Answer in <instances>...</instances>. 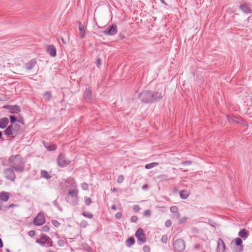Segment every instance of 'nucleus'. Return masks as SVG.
<instances>
[{"mask_svg": "<svg viewBox=\"0 0 252 252\" xmlns=\"http://www.w3.org/2000/svg\"><path fill=\"white\" fill-rule=\"evenodd\" d=\"M170 210L172 213H177L178 212V208L176 206H173L170 207Z\"/></svg>", "mask_w": 252, "mask_h": 252, "instance_id": "obj_34", "label": "nucleus"}, {"mask_svg": "<svg viewBox=\"0 0 252 252\" xmlns=\"http://www.w3.org/2000/svg\"><path fill=\"white\" fill-rule=\"evenodd\" d=\"M122 217V214L120 212H118L115 215V217L117 219H120Z\"/></svg>", "mask_w": 252, "mask_h": 252, "instance_id": "obj_50", "label": "nucleus"}, {"mask_svg": "<svg viewBox=\"0 0 252 252\" xmlns=\"http://www.w3.org/2000/svg\"><path fill=\"white\" fill-rule=\"evenodd\" d=\"M53 205L56 207H57L60 211H63V209L62 208V207L59 205L58 201L57 200H54L53 202Z\"/></svg>", "mask_w": 252, "mask_h": 252, "instance_id": "obj_32", "label": "nucleus"}, {"mask_svg": "<svg viewBox=\"0 0 252 252\" xmlns=\"http://www.w3.org/2000/svg\"><path fill=\"white\" fill-rule=\"evenodd\" d=\"M84 200L86 205L89 206L91 204L92 200L90 198L88 197H85Z\"/></svg>", "mask_w": 252, "mask_h": 252, "instance_id": "obj_33", "label": "nucleus"}, {"mask_svg": "<svg viewBox=\"0 0 252 252\" xmlns=\"http://www.w3.org/2000/svg\"><path fill=\"white\" fill-rule=\"evenodd\" d=\"M2 108L8 110L9 112L11 114H18L21 111V107L17 105H5Z\"/></svg>", "mask_w": 252, "mask_h": 252, "instance_id": "obj_9", "label": "nucleus"}, {"mask_svg": "<svg viewBox=\"0 0 252 252\" xmlns=\"http://www.w3.org/2000/svg\"><path fill=\"white\" fill-rule=\"evenodd\" d=\"M149 188V186L147 184H145L144 185H143L142 187V189L143 190H146L147 189H148Z\"/></svg>", "mask_w": 252, "mask_h": 252, "instance_id": "obj_53", "label": "nucleus"}, {"mask_svg": "<svg viewBox=\"0 0 252 252\" xmlns=\"http://www.w3.org/2000/svg\"><path fill=\"white\" fill-rule=\"evenodd\" d=\"M235 244L238 247L237 252H241L243 250V246L242 245V240L240 237L236 238L235 240Z\"/></svg>", "mask_w": 252, "mask_h": 252, "instance_id": "obj_15", "label": "nucleus"}, {"mask_svg": "<svg viewBox=\"0 0 252 252\" xmlns=\"http://www.w3.org/2000/svg\"><path fill=\"white\" fill-rule=\"evenodd\" d=\"M188 219V217H184L181 218H180L178 219V223L181 224L184 223L185 221H186Z\"/></svg>", "mask_w": 252, "mask_h": 252, "instance_id": "obj_35", "label": "nucleus"}, {"mask_svg": "<svg viewBox=\"0 0 252 252\" xmlns=\"http://www.w3.org/2000/svg\"><path fill=\"white\" fill-rule=\"evenodd\" d=\"M163 97L161 92L158 90H144L139 93L138 98L142 103H152L159 101Z\"/></svg>", "mask_w": 252, "mask_h": 252, "instance_id": "obj_1", "label": "nucleus"}, {"mask_svg": "<svg viewBox=\"0 0 252 252\" xmlns=\"http://www.w3.org/2000/svg\"><path fill=\"white\" fill-rule=\"evenodd\" d=\"M82 215L89 219H92L93 218V215L89 212H83L82 213Z\"/></svg>", "mask_w": 252, "mask_h": 252, "instance_id": "obj_30", "label": "nucleus"}, {"mask_svg": "<svg viewBox=\"0 0 252 252\" xmlns=\"http://www.w3.org/2000/svg\"><path fill=\"white\" fill-rule=\"evenodd\" d=\"M36 63V60L35 59H32L26 63V68L29 70H31L35 66Z\"/></svg>", "mask_w": 252, "mask_h": 252, "instance_id": "obj_23", "label": "nucleus"}, {"mask_svg": "<svg viewBox=\"0 0 252 252\" xmlns=\"http://www.w3.org/2000/svg\"><path fill=\"white\" fill-rule=\"evenodd\" d=\"M0 210L2 211H5L6 208L3 205L0 204Z\"/></svg>", "mask_w": 252, "mask_h": 252, "instance_id": "obj_55", "label": "nucleus"}, {"mask_svg": "<svg viewBox=\"0 0 252 252\" xmlns=\"http://www.w3.org/2000/svg\"><path fill=\"white\" fill-rule=\"evenodd\" d=\"M46 221L44 213L41 211L33 220V223L37 226L43 224Z\"/></svg>", "mask_w": 252, "mask_h": 252, "instance_id": "obj_8", "label": "nucleus"}, {"mask_svg": "<svg viewBox=\"0 0 252 252\" xmlns=\"http://www.w3.org/2000/svg\"><path fill=\"white\" fill-rule=\"evenodd\" d=\"M80 226L83 228L86 227L88 225V222L85 220H83L80 222Z\"/></svg>", "mask_w": 252, "mask_h": 252, "instance_id": "obj_37", "label": "nucleus"}, {"mask_svg": "<svg viewBox=\"0 0 252 252\" xmlns=\"http://www.w3.org/2000/svg\"><path fill=\"white\" fill-rule=\"evenodd\" d=\"M171 225L172 222L170 220H166L165 222V225L166 226V227H169L171 226Z\"/></svg>", "mask_w": 252, "mask_h": 252, "instance_id": "obj_40", "label": "nucleus"}, {"mask_svg": "<svg viewBox=\"0 0 252 252\" xmlns=\"http://www.w3.org/2000/svg\"><path fill=\"white\" fill-rule=\"evenodd\" d=\"M52 223L56 227H59L60 225V223L56 220H52Z\"/></svg>", "mask_w": 252, "mask_h": 252, "instance_id": "obj_38", "label": "nucleus"}, {"mask_svg": "<svg viewBox=\"0 0 252 252\" xmlns=\"http://www.w3.org/2000/svg\"><path fill=\"white\" fill-rule=\"evenodd\" d=\"M238 235L241 238L244 239V240L247 239L249 236L247 232L244 229L240 230L238 233Z\"/></svg>", "mask_w": 252, "mask_h": 252, "instance_id": "obj_25", "label": "nucleus"}, {"mask_svg": "<svg viewBox=\"0 0 252 252\" xmlns=\"http://www.w3.org/2000/svg\"><path fill=\"white\" fill-rule=\"evenodd\" d=\"M43 144L44 147L49 151H54L57 148L56 145L54 144H50L45 142H43Z\"/></svg>", "mask_w": 252, "mask_h": 252, "instance_id": "obj_20", "label": "nucleus"}, {"mask_svg": "<svg viewBox=\"0 0 252 252\" xmlns=\"http://www.w3.org/2000/svg\"><path fill=\"white\" fill-rule=\"evenodd\" d=\"M5 251H6V252H10V250H9V249H6L5 250Z\"/></svg>", "mask_w": 252, "mask_h": 252, "instance_id": "obj_63", "label": "nucleus"}, {"mask_svg": "<svg viewBox=\"0 0 252 252\" xmlns=\"http://www.w3.org/2000/svg\"><path fill=\"white\" fill-rule=\"evenodd\" d=\"M3 246V244L1 238H0V248H2Z\"/></svg>", "mask_w": 252, "mask_h": 252, "instance_id": "obj_57", "label": "nucleus"}, {"mask_svg": "<svg viewBox=\"0 0 252 252\" xmlns=\"http://www.w3.org/2000/svg\"><path fill=\"white\" fill-rule=\"evenodd\" d=\"M133 209L135 212H138L140 210V208L139 205H134L133 206Z\"/></svg>", "mask_w": 252, "mask_h": 252, "instance_id": "obj_48", "label": "nucleus"}, {"mask_svg": "<svg viewBox=\"0 0 252 252\" xmlns=\"http://www.w3.org/2000/svg\"><path fill=\"white\" fill-rule=\"evenodd\" d=\"M57 163L59 166L61 167H66L70 164V160H69L63 153H61L57 157Z\"/></svg>", "mask_w": 252, "mask_h": 252, "instance_id": "obj_5", "label": "nucleus"}, {"mask_svg": "<svg viewBox=\"0 0 252 252\" xmlns=\"http://www.w3.org/2000/svg\"><path fill=\"white\" fill-rule=\"evenodd\" d=\"M9 122V119L7 117H4L0 119V128L3 129L6 128Z\"/></svg>", "mask_w": 252, "mask_h": 252, "instance_id": "obj_18", "label": "nucleus"}, {"mask_svg": "<svg viewBox=\"0 0 252 252\" xmlns=\"http://www.w3.org/2000/svg\"><path fill=\"white\" fill-rule=\"evenodd\" d=\"M117 191V189L116 188H114L113 189H112V191L113 192H115V191Z\"/></svg>", "mask_w": 252, "mask_h": 252, "instance_id": "obj_62", "label": "nucleus"}, {"mask_svg": "<svg viewBox=\"0 0 252 252\" xmlns=\"http://www.w3.org/2000/svg\"><path fill=\"white\" fill-rule=\"evenodd\" d=\"M41 177L45 178L46 179H49L52 177V176L49 174L48 172L45 170H42L41 171Z\"/></svg>", "mask_w": 252, "mask_h": 252, "instance_id": "obj_26", "label": "nucleus"}, {"mask_svg": "<svg viewBox=\"0 0 252 252\" xmlns=\"http://www.w3.org/2000/svg\"><path fill=\"white\" fill-rule=\"evenodd\" d=\"M159 0L160 1V2H161L162 4H164V5H167V4L165 2V1H164V0Z\"/></svg>", "mask_w": 252, "mask_h": 252, "instance_id": "obj_59", "label": "nucleus"}, {"mask_svg": "<svg viewBox=\"0 0 252 252\" xmlns=\"http://www.w3.org/2000/svg\"><path fill=\"white\" fill-rule=\"evenodd\" d=\"M35 235V231L34 230H30L29 232V235L31 237H33Z\"/></svg>", "mask_w": 252, "mask_h": 252, "instance_id": "obj_51", "label": "nucleus"}, {"mask_svg": "<svg viewBox=\"0 0 252 252\" xmlns=\"http://www.w3.org/2000/svg\"><path fill=\"white\" fill-rule=\"evenodd\" d=\"M3 133L7 137L12 136L13 137V136H14V132L13 131V129H12V125H10L7 126L6 129L3 131Z\"/></svg>", "mask_w": 252, "mask_h": 252, "instance_id": "obj_16", "label": "nucleus"}, {"mask_svg": "<svg viewBox=\"0 0 252 252\" xmlns=\"http://www.w3.org/2000/svg\"><path fill=\"white\" fill-rule=\"evenodd\" d=\"M2 137V133L1 131H0V139H1Z\"/></svg>", "mask_w": 252, "mask_h": 252, "instance_id": "obj_61", "label": "nucleus"}, {"mask_svg": "<svg viewBox=\"0 0 252 252\" xmlns=\"http://www.w3.org/2000/svg\"><path fill=\"white\" fill-rule=\"evenodd\" d=\"M158 163L157 162H152L150 163H148L145 165V168L147 169H150L153 167H154L155 166L157 165Z\"/></svg>", "mask_w": 252, "mask_h": 252, "instance_id": "obj_28", "label": "nucleus"}, {"mask_svg": "<svg viewBox=\"0 0 252 252\" xmlns=\"http://www.w3.org/2000/svg\"><path fill=\"white\" fill-rule=\"evenodd\" d=\"M143 250L144 252H150L151 249L148 246H145L143 248Z\"/></svg>", "mask_w": 252, "mask_h": 252, "instance_id": "obj_46", "label": "nucleus"}, {"mask_svg": "<svg viewBox=\"0 0 252 252\" xmlns=\"http://www.w3.org/2000/svg\"><path fill=\"white\" fill-rule=\"evenodd\" d=\"M68 194L71 197H74L73 200L70 202V204L72 206L77 205L79 201L78 190L76 189L70 190L68 192Z\"/></svg>", "mask_w": 252, "mask_h": 252, "instance_id": "obj_11", "label": "nucleus"}, {"mask_svg": "<svg viewBox=\"0 0 252 252\" xmlns=\"http://www.w3.org/2000/svg\"><path fill=\"white\" fill-rule=\"evenodd\" d=\"M16 206V204H11L9 205L8 206H6L5 208H6V210H8V209H10V208H12V207Z\"/></svg>", "mask_w": 252, "mask_h": 252, "instance_id": "obj_52", "label": "nucleus"}, {"mask_svg": "<svg viewBox=\"0 0 252 252\" xmlns=\"http://www.w3.org/2000/svg\"><path fill=\"white\" fill-rule=\"evenodd\" d=\"M135 237L140 243H144L146 241V237L143 229L139 228L135 232Z\"/></svg>", "mask_w": 252, "mask_h": 252, "instance_id": "obj_10", "label": "nucleus"}, {"mask_svg": "<svg viewBox=\"0 0 252 252\" xmlns=\"http://www.w3.org/2000/svg\"><path fill=\"white\" fill-rule=\"evenodd\" d=\"M65 244L64 241L63 240H59L58 241V244L60 247H63L64 246Z\"/></svg>", "mask_w": 252, "mask_h": 252, "instance_id": "obj_45", "label": "nucleus"}, {"mask_svg": "<svg viewBox=\"0 0 252 252\" xmlns=\"http://www.w3.org/2000/svg\"><path fill=\"white\" fill-rule=\"evenodd\" d=\"M189 195V192L187 190H182L180 191V197L183 199H186Z\"/></svg>", "mask_w": 252, "mask_h": 252, "instance_id": "obj_24", "label": "nucleus"}, {"mask_svg": "<svg viewBox=\"0 0 252 252\" xmlns=\"http://www.w3.org/2000/svg\"><path fill=\"white\" fill-rule=\"evenodd\" d=\"M117 32V26L116 24H113L103 30L102 33L106 36H113L116 34Z\"/></svg>", "mask_w": 252, "mask_h": 252, "instance_id": "obj_7", "label": "nucleus"}, {"mask_svg": "<svg viewBox=\"0 0 252 252\" xmlns=\"http://www.w3.org/2000/svg\"><path fill=\"white\" fill-rule=\"evenodd\" d=\"M144 215L146 217H150L151 215V212L150 210H146L144 212Z\"/></svg>", "mask_w": 252, "mask_h": 252, "instance_id": "obj_42", "label": "nucleus"}, {"mask_svg": "<svg viewBox=\"0 0 252 252\" xmlns=\"http://www.w3.org/2000/svg\"><path fill=\"white\" fill-rule=\"evenodd\" d=\"M36 243L40 244L42 246H46V247L52 246L51 239L46 235H42L39 239L36 240Z\"/></svg>", "mask_w": 252, "mask_h": 252, "instance_id": "obj_4", "label": "nucleus"}, {"mask_svg": "<svg viewBox=\"0 0 252 252\" xmlns=\"http://www.w3.org/2000/svg\"><path fill=\"white\" fill-rule=\"evenodd\" d=\"M240 9L245 14H250L252 13V11L250 9V7L247 5V4L245 3H243L240 5Z\"/></svg>", "mask_w": 252, "mask_h": 252, "instance_id": "obj_17", "label": "nucleus"}, {"mask_svg": "<svg viewBox=\"0 0 252 252\" xmlns=\"http://www.w3.org/2000/svg\"><path fill=\"white\" fill-rule=\"evenodd\" d=\"M124 177L122 175H120L117 180V182L119 183H121L124 181Z\"/></svg>", "mask_w": 252, "mask_h": 252, "instance_id": "obj_41", "label": "nucleus"}, {"mask_svg": "<svg viewBox=\"0 0 252 252\" xmlns=\"http://www.w3.org/2000/svg\"><path fill=\"white\" fill-rule=\"evenodd\" d=\"M9 120L11 123L10 125H13V124H16V123L17 122V119L14 115H10Z\"/></svg>", "mask_w": 252, "mask_h": 252, "instance_id": "obj_29", "label": "nucleus"}, {"mask_svg": "<svg viewBox=\"0 0 252 252\" xmlns=\"http://www.w3.org/2000/svg\"><path fill=\"white\" fill-rule=\"evenodd\" d=\"M46 50L51 57H55L57 55V50L54 45L52 44L47 45L46 47Z\"/></svg>", "mask_w": 252, "mask_h": 252, "instance_id": "obj_12", "label": "nucleus"}, {"mask_svg": "<svg viewBox=\"0 0 252 252\" xmlns=\"http://www.w3.org/2000/svg\"><path fill=\"white\" fill-rule=\"evenodd\" d=\"M10 167L16 172L22 173L25 170V164L22 158L18 155H12L8 159Z\"/></svg>", "mask_w": 252, "mask_h": 252, "instance_id": "obj_2", "label": "nucleus"}, {"mask_svg": "<svg viewBox=\"0 0 252 252\" xmlns=\"http://www.w3.org/2000/svg\"><path fill=\"white\" fill-rule=\"evenodd\" d=\"M78 29L81 34L80 38H84L86 35L85 29L84 25L81 22H79Z\"/></svg>", "mask_w": 252, "mask_h": 252, "instance_id": "obj_22", "label": "nucleus"}, {"mask_svg": "<svg viewBox=\"0 0 252 252\" xmlns=\"http://www.w3.org/2000/svg\"><path fill=\"white\" fill-rule=\"evenodd\" d=\"M173 250L175 252H182L186 248L185 242L182 239H178L173 242Z\"/></svg>", "mask_w": 252, "mask_h": 252, "instance_id": "obj_3", "label": "nucleus"}, {"mask_svg": "<svg viewBox=\"0 0 252 252\" xmlns=\"http://www.w3.org/2000/svg\"><path fill=\"white\" fill-rule=\"evenodd\" d=\"M225 244L222 239L220 238H219L218 241L217 252H224L225 250Z\"/></svg>", "mask_w": 252, "mask_h": 252, "instance_id": "obj_14", "label": "nucleus"}, {"mask_svg": "<svg viewBox=\"0 0 252 252\" xmlns=\"http://www.w3.org/2000/svg\"><path fill=\"white\" fill-rule=\"evenodd\" d=\"M42 229L44 232H47L50 230V227L48 225H45L43 226Z\"/></svg>", "mask_w": 252, "mask_h": 252, "instance_id": "obj_43", "label": "nucleus"}, {"mask_svg": "<svg viewBox=\"0 0 252 252\" xmlns=\"http://www.w3.org/2000/svg\"><path fill=\"white\" fill-rule=\"evenodd\" d=\"M12 129L14 132V136H13V138L19 135L21 132V127L19 124H13L12 126Z\"/></svg>", "mask_w": 252, "mask_h": 252, "instance_id": "obj_19", "label": "nucleus"}, {"mask_svg": "<svg viewBox=\"0 0 252 252\" xmlns=\"http://www.w3.org/2000/svg\"><path fill=\"white\" fill-rule=\"evenodd\" d=\"M45 95L47 97L48 100L51 98V94L49 92H46L45 93Z\"/></svg>", "mask_w": 252, "mask_h": 252, "instance_id": "obj_49", "label": "nucleus"}, {"mask_svg": "<svg viewBox=\"0 0 252 252\" xmlns=\"http://www.w3.org/2000/svg\"><path fill=\"white\" fill-rule=\"evenodd\" d=\"M97 66H98L99 65H100L101 63V59L100 58H98L97 59Z\"/></svg>", "mask_w": 252, "mask_h": 252, "instance_id": "obj_56", "label": "nucleus"}, {"mask_svg": "<svg viewBox=\"0 0 252 252\" xmlns=\"http://www.w3.org/2000/svg\"><path fill=\"white\" fill-rule=\"evenodd\" d=\"M81 188L84 190H87L89 189V186L87 183H84L81 184Z\"/></svg>", "mask_w": 252, "mask_h": 252, "instance_id": "obj_36", "label": "nucleus"}, {"mask_svg": "<svg viewBox=\"0 0 252 252\" xmlns=\"http://www.w3.org/2000/svg\"><path fill=\"white\" fill-rule=\"evenodd\" d=\"M138 220V218L136 216H132L131 217L130 220L132 222H136Z\"/></svg>", "mask_w": 252, "mask_h": 252, "instance_id": "obj_47", "label": "nucleus"}, {"mask_svg": "<svg viewBox=\"0 0 252 252\" xmlns=\"http://www.w3.org/2000/svg\"><path fill=\"white\" fill-rule=\"evenodd\" d=\"M83 97L87 102H90L92 99V92L89 88L86 89L83 94Z\"/></svg>", "mask_w": 252, "mask_h": 252, "instance_id": "obj_13", "label": "nucleus"}, {"mask_svg": "<svg viewBox=\"0 0 252 252\" xmlns=\"http://www.w3.org/2000/svg\"><path fill=\"white\" fill-rule=\"evenodd\" d=\"M19 117H20V118H19V120H17V122H18L19 123L24 125V123L23 122L22 118L20 116H19Z\"/></svg>", "mask_w": 252, "mask_h": 252, "instance_id": "obj_54", "label": "nucleus"}, {"mask_svg": "<svg viewBox=\"0 0 252 252\" xmlns=\"http://www.w3.org/2000/svg\"><path fill=\"white\" fill-rule=\"evenodd\" d=\"M192 163V161L190 160L188 161H184L181 162V164L183 165L188 166L191 165Z\"/></svg>", "mask_w": 252, "mask_h": 252, "instance_id": "obj_39", "label": "nucleus"}, {"mask_svg": "<svg viewBox=\"0 0 252 252\" xmlns=\"http://www.w3.org/2000/svg\"><path fill=\"white\" fill-rule=\"evenodd\" d=\"M10 198V194L9 192L5 191H2L0 192V201H7Z\"/></svg>", "mask_w": 252, "mask_h": 252, "instance_id": "obj_21", "label": "nucleus"}, {"mask_svg": "<svg viewBox=\"0 0 252 252\" xmlns=\"http://www.w3.org/2000/svg\"><path fill=\"white\" fill-rule=\"evenodd\" d=\"M168 241V237L167 235H163L161 237V242L163 244H166Z\"/></svg>", "mask_w": 252, "mask_h": 252, "instance_id": "obj_31", "label": "nucleus"}, {"mask_svg": "<svg viewBox=\"0 0 252 252\" xmlns=\"http://www.w3.org/2000/svg\"><path fill=\"white\" fill-rule=\"evenodd\" d=\"M61 40L62 41V42L64 43V44H65L66 42H65L64 41V39L63 38V37H61Z\"/></svg>", "mask_w": 252, "mask_h": 252, "instance_id": "obj_60", "label": "nucleus"}, {"mask_svg": "<svg viewBox=\"0 0 252 252\" xmlns=\"http://www.w3.org/2000/svg\"><path fill=\"white\" fill-rule=\"evenodd\" d=\"M13 169V168L10 167L3 170L5 178L12 182H14L16 178V175Z\"/></svg>", "mask_w": 252, "mask_h": 252, "instance_id": "obj_6", "label": "nucleus"}, {"mask_svg": "<svg viewBox=\"0 0 252 252\" xmlns=\"http://www.w3.org/2000/svg\"><path fill=\"white\" fill-rule=\"evenodd\" d=\"M180 217V214L179 213V212H177V213H173V218H175L179 219Z\"/></svg>", "mask_w": 252, "mask_h": 252, "instance_id": "obj_44", "label": "nucleus"}, {"mask_svg": "<svg viewBox=\"0 0 252 252\" xmlns=\"http://www.w3.org/2000/svg\"><path fill=\"white\" fill-rule=\"evenodd\" d=\"M135 243V239L133 237L128 238L126 241V245L128 247H130Z\"/></svg>", "mask_w": 252, "mask_h": 252, "instance_id": "obj_27", "label": "nucleus"}, {"mask_svg": "<svg viewBox=\"0 0 252 252\" xmlns=\"http://www.w3.org/2000/svg\"><path fill=\"white\" fill-rule=\"evenodd\" d=\"M111 209L112 210H116L117 209L116 205L115 204L112 205Z\"/></svg>", "mask_w": 252, "mask_h": 252, "instance_id": "obj_58", "label": "nucleus"}]
</instances>
